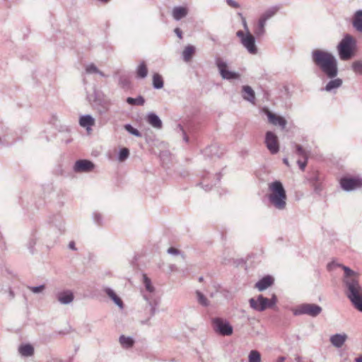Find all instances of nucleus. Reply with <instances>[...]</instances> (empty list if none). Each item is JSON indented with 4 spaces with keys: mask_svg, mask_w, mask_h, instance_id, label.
Here are the masks:
<instances>
[{
    "mask_svg": "<svg viewBox=\"0 0 362 362\" xmlns=\"http://www.w3.org/2000/svg\"><path fill=\"white\" fill-rule=\"evenodd\" d=\"M310 57L315 66L325 76L331 79L322 90L331 92L341 86L342 80L339 78H335L338 75L339 70L337 59L333 54L326 50L315 49L311 52Z\"/></svg>",
    "mask_w": 362,
    "mask_h": 362,
    "instance_id": "obj_1",
    "label": "nucleus"
},
{
    "mask_svg": "<svg viewBox=\"0 0 362 362\" xmlns=\"http://www.w3.org/2000/svg\"><path fill=\"white\" fill-rule=\"evenodd\" d=\"M334 266L341 267L344 270L342 282L345 294L354 307L362 313V284L359 281V274L349 267L334 262L329 263L327 268L331 270Z\"/></svg>",
    "mask_w": 362,
    "mask_h": 362,
    "instance_id": "obj_2",
    "label": "nucleus"
},
{
    "mask_svg": "<svg viewBox=\"0 0 362 362\" xmlns=\"http://www.w3.org/2000/svg\"><path fill=\"white\" fill-rule=\"evenodd\" d=\"M268 189L269 205L279 211L286 209L287 196L283 184L279 180H275L269 184Z\"/></svg>",
    "mask_w": 362,
    "mask_h": 362,
    "instance_id": "obj_3",
    "label": "nucleus"
},
{
    "mask_svg": "<svg viewBox=\"0 0 362 362\" xmlns=\"http://www.w3.org/2000/svg\"><path fill=\"white\" fill-rule=\"evenodd\" d=\"M356 40L349 34H346L337 45L339 58L343 61L350 59L354 54Z\"/></svg>",
    "mask_w": 362,
    "mask_h": 362,
    "instance_id": "obj_4",
    "label": "nucleus"
},
{
    "mask_svg": "<svg viewBox=\"0 0 362 362\" xmlns=\"http://www.w3.org/2000/svg\"><path fill=\"white\" fill-rule=\"evenodd\" d=\"M277 303V298L273 294L271 298H267L263 295H259L256 298L249 300L250 306L255 310L262 312L267 308L274 307Z\"/></svg>",
    "mask_w": 362,
    "mask_h": 362,
    "instance_id": "obj_5",
    "label": "nucleus"
},
{
    "mask_svg": "<svg viewBox=\"0 0 362 362\" xmlns=\"http://www.w3.org/2000/svg\"><path fill=\"white\" fill-rule=\"evenodd\" d=\"M322 311V308L319 305L315 303H302L293 310V314L295 316L307 315L312 317H316Z\"/></svg>",
    "mask_w": 362,
    "mask_h": 362,
    "instance_id": "obj_6",
    "label": "nucleus"
},
{
    "mask_svg": "<svg viewBox=\"0 0 362 362\" xmlns=\"http://www.w3.org/2000/svg\"><path fill=\"white\" fill-rule=\"evenodd\" d=\"M211 325L214 332L219 335L230 336L233 332V326L226 319L214 317L211 320Z\"/></svg>",
    "mask_w": 362,
    "mask_h": 362,
    "instance_id": "obj_7",
    "label": "nucleus"
},
{
    "mask_svg": "<svg viewBox=\"0 0 362 362\" xmlns=\"http://www.w3.org/2000/svg\"><path fill=\"white\" fill-rule=\"evenodd\" d=\"M215 64L218 70L221 78L224 80H238L240 75L239 73L228 70L227 62L221 57L215 58Z\"/></svg>",
    "mask_w": 362,
    "mask_h": 362,
    "instance_id": "obj_8",
    "label": "nucleus"
},
{
    "mask_svg": "<svg viewBox=\"0 0 362 362\" xmlns=\"http://www.w3.org/2000/svg\"><path fill=\"white\" fill-rule=\"evenodd\" d=\"M341 188L346 192H351L362 187V179L358 177L344 176L339 181Z\"/></svg>",
    "mask_w": 362,
    "mask_h": 362,
    "instance_id": "obj_9",
    "label": "nucleus"
},
{
    "mask_svg": "<svg viewBox=\"0 0 362 362\" xmlns=\"http://www.w3.org/2000/svg\"><path fill=\"white\" fill-rule=\"evenodd\" d=\"M264 143L272 154H276L279 152V144L278 137L274 132L271 131L266 132Z\"/></svg>",
    "mask_w": 362,
    "mask_h": 362,
    "instance_id": "obj_10",
    "label": "nucleus"
},
{
    "mask_svg": "<svg viewBox=\"0 0 362 362\" xmlns=\"http://www.w3.org/2000/svg\"><path fill=\"white\" fill-rule=\"evenodd\" d=\"M95 168V164L86 159L77 160L74 166L73 170L76 173H90L92 172Z\"/></svg>",
    "mask_w": 362,
    "mask_h": 362,
    "instance_id": "obj_11",
    "label": "nucleus"
},
{
    "mask_svg": "<svg viewBox=\"0 0 362 362\" xmlns=\"http://www.w3.org/2000/svg\"><path fill=\"white\" fill-rule=\"evenodd\" d=\"M48 223L51 227L57 230L58 235L62 234L65 231L64 221L62 216L59 214H53L48 218Z\"/></svg>",
    "mask_w": 362,
    "mask_h": 362,
    "instance_id": "obj_12",
    "label": "nucleus"
},
{
    "mask_svg": "<svg viewBox=\"0 0 362 362\" xmlns=\"http://www.w3.org/2000/svg\"><path fill=\"white\" fill-rule=\"evenodd\" d=\"M241 43L250 54H257L258 49L255 44V38L250 32H247V36L242 39Z\"/></svg>",
    "mask_w": 362,
    "mask_h": 362,
    "instance_id": "obj_13",
    "label": "nucleus"
},
{
    "mask_svg": "<svg viewBox=\"0 0 362 362\" xmlns=\"http://www.w3.org/2000/svg\"><path fill=\"white\" fill-rule=\"evenodd\" d=\"M265 114L268 117L269 123L272 124L274 126H279L283 129L286 127L287 122L284 117L272 113L268 109L265 110Z\"/></svg>",
    "mask_w": 362,
    "mask_h": 362,
    "instance_id": "obj_14",
    "label": "nucleus"
},
{
    "mask_svg": "<svg viewBox=\"0 0 362 362\" xmlns=\"http://www.w3.org/2000/svg\"><path fill=\"white\" fill-rule=\"evenodd\" d=\"M74 296L72 291L65 290L57 294V300L62 305H67L74 300Z\"/></svg>",
    "mask_w": 362,
    "mask_h": 362,
    "instance_id": "obj_15",
    "label": "nucleus"
},
{
    "mask_svg": "<svg viewBox=\"0 0 362 362\" xmlns=\"http://www.w3.org/2000/svg\"><path fill=\"white\" fill-rule=\"evenodd\" d=\"M352 26L359 33H362V9L357 10L352 17Z\"/></svg>",
    "mask_w": 362,
    "mask_h": 362,
    "instance_id": "obj_16",
    "label": "nucleus"
},
{
    "mask_svg": "<svg viewBox=\"0 0 362 362\" xmlns=\"http://www.w3.org/2000/svg\"><path fill=\"white\" fill-rule=\"evenodd\" d=\"M274 283V279L271 276H265L262 277L260 280H259L256 284L255 287L259 291H263L267 289L268 287L272 286Z\"/></svg>",
    "mask_w": 362,
    "mask_h": 362,
    "instance_id": "obj_17",
    "label": "nucleus"
},
{
    "mask_svg": "<svg viewBox=\"0 0 362 362\" xmlns=\"http://www.w3.org/2000/svg\"><path fill=\"white\" fill-rule=\"evenodd\" d=\"M104 292L107 296L121 309L124 308V303L122 299L115 293V292L110 287H105Z\"/></svg>",
    "mask_w": 362,
    "mask_h": 362,
    "instance_id": "obj_18",
    "label": "nucleus"
},
{
    "mask_svg": "<svg viewBox=\"0 0 362 362\" xmlns=\"http://www.w3.org/2000/svg\"><path fill=\"white\" fill-rule=\"evenodd\" d=\"M347 339L346 334H335L330 337L331 344L337 348L341 347Z\"/></svg>",
    "mask_w": 362,
    "mask_h": 362,
    "instance_id": "obj_19",
    "label": "nucleus"
},
{
    "mask_svg": "<svg viewBox=\"0 0 362 362\" xmlns=\"http://www.w3.org/2000/svg\"><path fill=\"white\" fill-rule=\"evenodd\" d=\"M242 97L244 100L255 103V93L250 86L245 85L242 87Z\"/></svg>",
    "mask_w": 362,
    "mask_h": 362,
    "instance_id": "obj_20",
    "label": "nucleus"
},
{
    "mask_svg": "<svg viewBox=\"0 0 362 362\" xmlns=\"http://www.w3.org/2000/svg\"><path fill=\"white\" fill-rule=\"evenodd\" d=\"M146 120L149 124L156 129H161L163 123L160 117L154 112H150L147 115Z\"/></svg>",
    "mask_w": 362,
    "mask_h": 362,
    "instance_id": "obj_21",
    "label": "nucleus"
},
{
    "mask_svg": "<svg viewBox=\"0 0 362 362\" xmlns=\"http://www.w3.org/2000/svg\"><path fill=\"white\" fill-rule=\"evenodd\" d=\"M79 124L89 131L91 127L95 124L94 118L90 115H82L79 119Z\"/></svg>",
    "mask_w": 362,
    "mask_h": 362,
    "instance_id": "obj_22",
    "label": "nucleus"
},
{
    "mask_svg": "<svg viewBox=\"0 0 362 362\" xmlns=\"http://www.w3.org/2000/svg\"><path fill=\"white\" fill-rule=\"evenodd\" d=\"M18 352L23 357H30L34 354V347L30 344H23L18 346Z\"/></svg>",
    "mask_w": 362,
    "mask_h": 362,
    "instance_id": "obj_23",
    "label": "nucleus"
},
{
    "mask_svg": "<svg viewBox=\"0 0 362 362\" xmlns=\"http://www.w3.org/2000/svg\"><path fill=\"white\" fill-rule=\"evenodd\" d=\"M187 15V8L183 6H175L173 9V17L175 21H180Z\"/></svg>",
    "mask_w": 362,
    "mask_h": 362,
    "instance_id": "obj_24",
    "label": "nucleus"
},
{
    "mask_svg": "<svg viewBox=\"0 0 362 362\" xmlns=\"http://www.w3.org/2000/svg\"><path fill=\"white\" fill-rule=\"evenodd\" d=\"M195 50L196 49L194 46L192 45H187L182 54L183 60L186 62H189L195 53Z\"/></svg>",
    "mask_w": 362,
    "mask_h": 362,
    "instance_id": "obj_25",
    "label": "nucleus"
},
{
    "mask_svg": "<svg viewBox=\"0 0 362 362\" xmlns=\"http://www.w3.org/2000/svg\"><path fill=\"white\" fill-rule=\"evenodd\" d=\"M278 10H279V7H277V6L271 7L269 9H267V11H265L262 14V16H260V18L259 19L267 23V21L269 19L272 18L273 16H274L276 15Z\"/></svg>",
    "mask_w": 362,
    "mask_h": 362,
    "instance_id": "obj_26",
    "label": "nucleus"
},
{
    "mask_svg": "<svg viewBox=\"0 0 362 362\" xmlns=\"http://www.w3.org/2000/svg\"><path fill=\"white\" fill-rule=\"evenodd\" d=\"M119 341L124 349L132 348L134 344V340L132 337H126L124 335L119 337Z\"/></svg>",
    "mask_w": 362,
    "mask_h": 362,
    "instance_id": "obj_27",
    "label": "nucleus"
},
{
    "mask_svg": "<svg viewBox=\"0 0 362 362\" xmlns=\"http://www.w3.org/2000/svg\"><path fill=\"white\" fill-rule=\"evenodd\" d=\"M136 76L140 78H144L148 75V69L145 62H141L136 69Z\"/></svg>",
    "mask_w": 362,
    "mask_h": 362,
    "instance_id": "obj_28",
    "label": "nucleus"
},
{
    "mask_svg": "<svg viewBox=\"0 0 362 362\" xmlns=\"http://www.w3.org/2000/svg\"><path fill=\"white\" fill-rule=\"evenodd\" d=\"M265 25L266 23L261 20H258L257 25L254 29V33L257 37H261L265 34Z\"/></svg>",
    "mask_w": 362,
    "mask_h": 362,
    "instance_id": "obj_29",
    "label": "nucleus"
},
{
    "mask_svg": "<svg viewBox=\"0 0 362 362\" xmlns=\"http://www.w3.org/2000/svg\"><path fill=\"white\" fill-rule=\"evenodd\" d=\"M164 82L162 76L156 73L153 75V87L155 89H160L163 87Z\"/></svg>",
    "mask_w": 362,
    "mask_h": 362,
    "instance_id": "obj_30",
    "label": "nucleus"
},
{
    "mask_svg": "<svg viewBox=\"0 0 362 362\" xmlns=\"http://www.w3.org/2000/svg\"><path fill=\"white\" fill-rule=\"evenodd\" d=\"M126 101L128 104L131 105H144L145 103V99L143 96L139 95L137 98H134L131 97H128L126 99Z\"/></svg>",
    "mask_w": 362,
    "mask_h": 362,
    "instance_id": "obj_31",
    "label": "nucleus"
},
{
    "mask_svg": "<svg viewBox=\"0 0 362 362\" xmlns=\"http://www.w3.org/2000/svg\"><path fill=\"white\" fill-rule=\"evenodd\" d=\"M86 71L88 74H99L102 77H105V76L104 73L102 72L101 71H100L97 68V66L95 64H90L87 65L86 67Z\"/></svg>",
    "mask_w": 362,
    "mask_h": 362,
    "instance_id": "obj_32",
    "label": "nucleus"
},
{
    "mask_svg": "<svg viewBox=\"0 0 362 362\" xmlns=\"http://www.w3.org/2000/svg\"><path fill=\"white\" fill-rule=\"evenodd\" d=\"M143 284L147 291L149 293L154 292L155 288L152 285L151 279L147 276L146 274H143Z\"/></svg>",
    "mask_w": 362,
    "mask_h": 362,
    "instance_id": "obj_33",
    "label": "nucleus"
},
{
    "mask_svg": "<svg viewBox=\"0 0 362 362\" xmlns=\"http://www.w3.org/2000/svg\"><path fill=\"white\" fill-rule=\"evenodd\" d=\"M196 296H197V301L199 302V303L200 305H202V306H204V307H206L209 305V302L208 299L201 291H197Z\"/></svg>",
    "mask_w": 362,
    "mask_h": 362,
    "instance_id": "obj_34",
    "label": "nucleus"
},
{
    "mask_svg": "<svg viewBox=\"0 0 362 362\" xmlns=\"http://www.w3.org/2000/svg\"><path fill=\"white\" fill-rule=\"evenodd\" d=\"M249 362H261V355L257 350H252L248 356Z\"/></svg>",
    "mask_w": 362,
    "mask_h": 362,
    "instance_id": "obj_35",
    "label": "nucleus"
},
{
    "mask_svg": "<svg viewBox=\"0 0 362 362\" xmlns=\"http://www.w3.org/2000/svg\"><path fill=\"white\" fill-rule=\"evenodd\" d=\"M129 156V151L127 148H122L119 150L117 159L119 161L122 162L128 158Z\"/></svg>",
    "mask_w": 362,
    "mask_h": 362,
    "instance_id": "obj_36",
    "label": "nucleus"
},
{
    "mask_svg": "<svg viewBox=\"0 0 362 362\" xmlns=\"http://www.w3.org/2000/svg\"><path fill=\"white\" fill-rule=\"evenodd\" d=\"M296 148V153L300 157L303 159L308 160V153L307 151L299 144H294Z\"/></svg>",
    "mask_w": 362,
    "mask_h": 362,
    "instance_id": "obj_37",
    "label": "nucleus"
},
{
    "mask_svg": "<svg viewBox=\"0 0 362 362\" xmlns=\"http://www.w3.org/2000/svg\"><path fill=\"white\" fill-rule=\"evenodd\" d=\"M124 129L126 131H127L129 134L136 136V137H141V132L136 129V128H134L132 125H131L130 124H127L124 125Z\"/></svg>",
    "mask_w": 362,
    "mask_h": 362,
    "instance_id": "obj_38",
    "label": "nucleus"
},
{
    "mask_svg": "<svg viewBox=\"0 0 362 362\" xmlns=\"http://www.w3.org/2000/svg\"><path fill=\"white\" fill-rule=\"evenodd\" d=\"M351 68L355 74L362 75V61L358 60L354 62Z\"/></svg>",
    "mask_w": 362,
    "mask_h": 362,
    "instance_id": "obj_39",
    "label": "nucleus"
},
{
    "mask_svg": "<svg viewBox=\"0 0 362 362\" xmlns=\"http://www.w3.org/2000/svg\"><path fill=\"white\" fill-rule=\"evenodd\" d=\"M93 219L94 223L98 226H101L103 222V218L100 213L95 211L93 214Z\"/></svg>",
    "mask_w": 362,
    "mask_h": 362,
    "instance_id": "obj_40",
    "label": "nucleus"
},
{
    "mask_svg": "<svg viewBox=\"0 0 362 362\" xmlns=\"http://www.w3.org/2000/svg\"><path fill=\"white\" fill-rule=\"evenodd\" d=\"M144 298L147 301L148 305L149 306L150 317H151L156 314V305H154L146 296L144 295Z\"/></svg>",
    "mask_w": 362,
    "mask_h": 362,
    "instance_id": "obj_41",
    "label": "nucleus"
},
{
    "mask_svg": "<svg viewBox=\"0 0 362 362\" xmlns=\"http://www.w3.org/2000/svg\"><path fill=\"white\" fill-rule=\"evenodd\" d=\"M28 288L33 293H42L45 290V286L44 284L40 285L37 286H28Z\"/></svg>",
    "mask_w": 362,
    "mask_h": 362,
    "instance_id": "obj_42",
    "label": "nucleus"
},
{
    "mask_svg": "<svg viewBox=\"0 0 362 362\" xmlns=\"http://www.w3.org/2000/svg\"><path fill=\"white\" fill-rule=\"evenodd\" d=\"M207 180H209V177L204 176L202 177V181L199 184V185H202V188L205 191H209L213 186V185H210L209 184L206 183Z\"/></svg>",
    "mask_w": 362,
    "mask_h": 362,
    "instance_id": "obj_43",
    "label": "nucleus"
},
{
    "mask_svg": "<svg viewBox=\"0 0 362 362\" xmlns=\"http://www.w3.org/2000/svg\"><path fill=\"white\" fill-rule=\"evenodd\" d=\"M37 239L35 237L33 236L30 238V240L28 242V247L30 250L31 252H33V248L36 244Z\"/></svg>",
    "mask_w": 362,
    "mask_h": 362,
    "instance_id": "obj_44",
    "label": "nucleus"
},
{
    "mask_svg": "<svg viewBox=\"0 0 362 362\" xmlns=\"http://www.w3.org/2000/svg\"><path fill=\"white\" fill-rule=\"evenodd\" d=\"M312 186L314 189L315 192L318 194H320L321 193V192L322 191V186L321 182H318V183L313 182Z\"/></svg>",
    "mask_w": 362,
    "mask_h": 362,
    "instance_id": "obj_45",
    "label": "nucleus"
},
{
    "mask_svg": "<svg viewBox=\"0 0 362 362\" xmlns=\"http://www.w3.org/2000/svg\"><path fill=\"white\" fill-rule=\"evenodd\" d=\"M226 1L227 4L232 8H238L240 6V4L235 0H226Z\"/></svg>",
    "mask_w": 362,
    "mask_h": 362,
    "instance_id": "obj_46",
    "label": "nucleus"
},
{
    "mask_svg": "<svg viewBox=\"0 0 362 362\" xmlns=\"http://www.w3.org/2000/svg\"><path fill=\"white\" fill-rule=\"evenodd\" d=\"M308 160L303 159V160H298L297 163L301 170H304L307 165Z\"/></svg>",
    "mask_w": 362,
    "mask_h": 362,
    "instance_id": "obj_47",
    "label": "nucleus"
},
{
    "mask_svg": "<svg viewBox=\"0 0 362 362\" xmlns=\"http://www.w3.org/2000/svg\"><path fill=\"white\" fill-rule=\"evenodd\" d=\"M168 253L172 255H177L180 254V251L175 247H170L168 250Z\"/></svg>",
    "mask_w": 362,
    "mask_h": 362,
    "instance_id": "obj_48",
    "label": "nucleus"
},
{
    "mask_svg": "<svg viewBox=\"0 0 362 362\" xmlns=\"http://www.w3.org/2000/svg\"><path fill=\"white\" fill-rule=\"evenodd\" d=\"M177 127L182 132V134H183V140L187 143L189 141V138L188 136H187L185 132L184 131L183 129V127H182V125L179 124L177 126Z\"/></svg>",
    "mask_w": 362,
    "mask_h": 362,
    "instance_id": "obj_49",
    "label": "nucleus"
},
{
    "mask_svg": "<svg viewBox=\"0 0 362 362\" xmlns=\"http://www.w3.org/2000/svg\"><path fill=\"white\" fill-rule=\"evenodd\" d=\"M236 35L240 39V42H242V39L247 36V33H245L243 30H238L236 33Z\"/></svg>",
    "mask_w": 362,
    "mask_h": 362,
    "instance_id": "obj_50",
    "label": "nucleus"
},
{
    "mask_svg": "<svg viewBox=\"0 0 362 362\" xmlns=\"http://www.w3.org/2000/svg\"><path fill=\"white\" fill-rule=\"evenodd\" d=\"M310 182H311V185H313V182H315V183L320 182L319 176L317 174L313 175L310 178Z\"/></svg>",
    "mask_w": 362,
    "mask_h": 362,
    "instance_id": "obj_51",
    "label": "nucleus"
},
{
    "mask_svg": "<svg viewBox=\"0 0 362 362\" xmlns=\"http://www.w3.org/2000/svg\"><path fill=\"white\" fill-rule=\"evenodd\" d=\"M174 32L179 38L181 39L182 37V32L180 28H175Z\"/></svg>",
    "mask_w": 362,
    "mask_h": 362,
    "instance_id": "obj_52",
    "label": "nucleus"
},
{
    "mask_svg": "<svg viewBox=\"0 0 362 362\" xmlns=\"http://www.w3.org/2000/svg\"><path fill=\"white\" fill-rule=\"evenodd\" d=\"M8 295L9 299H11V300L13 299L15 296L14 292L10 287L8 288Z\"/></svg>",
    "mask_w": 362,
    "mask_h": 362,
    "instance_id": "obj_53",
    "label": "nucleus"
},
{
    "mask_svg": "<svg viewBox=\"0 0 362 362\" xmlns=\"http://www.w3.org/2000/svg\"><path fill=\"white\" fill-rule=\"evenodd\" d=\"M214 150H216V146H209V148H206L205 151H204V153L205 155H207L208 154V152H212Z\"/></svg>",
    "mask_w": 362,
    "mask_h": 362,
    "instance_id": "obj_54",
    "label": "nucleus"
},
{
    "mask_svg": "<svg viewBox=\"0 0 362 362\" xmlns=\"http://www.w3.org/2000/svg\"><path fill=\"white\" fill-rule=\"evenodd\" d=\"M69 248L72 250H76V247L75 246V243L74 241H71L69 243Z\"/></svg>",
    "mask_w": 362,
    "mask_h": 362,
    "instance_id": "obj_55",
    "label": "nucleus"
},
{
    "mask_svg": "<svg viewBox=\"0 0 362 362\" xmlns=\"http://www.w3.org/2000/svg\"><path fill=\"white\" fill-rule=\"evenodd\" d=\"M216 181L214 183V185H215L217 182H218L221 178V175L220 173L216 174Z\"/></svg>",
    "mask_w": 362,
    "mask_h": 362,
    "instance_id": "obj_56",
    "label": "nucleus"
},
{
    "mask_svg": "<svg viewBox=\"0 0 362 362\" xmlns=\"http://www.w3.org/2000/svg\"><path fill=\"white\" fill-rule=\"evenodd\" d=\"M286 360V357L285 356H279L277 360H276V362H284Z\"/></svg>",
    "mask_w": 362,
    "mask_h": 362,
    "instance_id": "obj_57",
    "label": "nucleus"
},
{
    "mask_svg": "<svg viewBox=\"0 0 362 362\" xmlns=\"http://www.w3.org/2000/svg\"><path fill=\"white\" fill-rule=\"evenodd\" d=\"M355 361H356V362H362V356H359V357L356 358L355 359Z\"/></svg>",
    "mask_w": 362,
    "mask_h": 362,
    "instance_id": "obj_58",
    "label": "nucleus"
},
{
    "mask_svg": "<svg viewBox=\"0 0 362 362\" xmlns=\"http://www.w3.org/2000/svg\"><path fill=\"white\" fill-rule=\"evenodd\" d=\"M243 25H244V28H245V29H247V26L246 21H245V18H243Z\"/></svg>",
    "mask_w": 362,
    "mask_h": 362,
    "instance_id": "obj_59",
    "label": "nucleus"
},
{
    "mask_svg": "<svg viewBox=\"0 0 362 362\" xmlns=\"http://www.w3.org/2000/svg\"><path fill=\"white\" fill-rule=\"evenodd\" d=\"M283 161H284V163L286 165H288V159H287V158H284V159H283Z\"/></svg>",
    "mask_w": 362,
    "mask_h": 362,
    "instance_id": "obj_60",
    "label": "nucleus"
},
{
    "mask_svg": "<svg viewBox=\"0 0 362 362\" xmlns=\"http://www.w3.org/2000/svg\"><path fill=\"white\" fill-rule=\"evenodd\" d=\"M199 280L202 281L203 280V277H199Z\"/></svg>",
    "mask_w": 362,
    "mask_h": 362,
    "instance_id": "obj_61",
    "label": "nucleus"
},
{
    "mask_svg": "<svg viewBox=\"0 0 362 362\" xmlns=\"http://www.w3.org/2000/svg\"><path fill=\"white\" fill-rule=\"evenodd\" d=\"M0 144H2L1 139L0 138Z\"/></svg>",
    "mask_w": 362,
    "mask_h": 362,
    "instance_id": "obj_62",
    "label": "nucleus"
}]
</instances>
